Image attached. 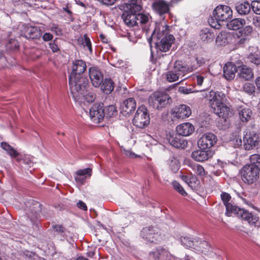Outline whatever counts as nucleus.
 Wrapping results in <instances>:
<instances>
[{"instance_id":"nucleus-1","label":"nucleus","mask_w":260,"mask_h":260,"mask_svg":"<svg viewBox=\"0 0 260 260\" xmlns=\"http://www.w3.org/2000/svg\"><path fill=\"white\" fill-rule=\"evenodd\" d=\"M169 26L157 25L155 26L151 35V39L155 40L157 53L158 51L166 52L169 51L175 42V37L169 34Z\"/></svg>"},{"instance_id":"nucleus-2","label":"nucleus","mask_w":260,"mask_h":260,"mask_svg":"<svg viewBox=\"0 0 260 260\" xmlns=\"http://www.w3.org/2000/svg\"><path fill=\"white\" fill-rule=\"evenodd\" d=\"M246 21L244 19L235 18L227 23V27L231 30H239L233 34V37L237 44L242 45L249 40V37L251 35L253 28L250 25H247L241 29L245 24Z\"/></svg>"},{"instance_id":"nucleus-3","label":"nucleus","mask_w":260,"mask_h":260,"mask_svg":"<svg viewBox=\"0 0 260 260\" xmlns=\"http://www.w3.org/2000/svg\"><path fill=\"white\" fill-rule=\"evenodd\" d=\"M232 16L233 11L229 6L219 5L213 10L212 16L208 19V23L212 27L219 29L221 27L220 22L229 21Z\"/></svg>"},{"instance_id":"nucleus-4","label":"nucleus","mask_w":260,"mask_h":260,"mask_svg":"<svg viewBox=\"0 0 260 260\" xmlns=\"http://www.w3.org/2000/svg\"><path fill=\"white\" fill-rule=\"evenodd\" d=\"M69 85L71 93L75 97L80 95L83 96L87 92L89 81L87 77L84 75L79 76H69Z\"/></svg>"},{"instance_id":"nucleus-5","label":"nucleus","mask_w":260,"mask_h":260,"mask_svg":"<svg viewBox=\"0 0 260 260\" xmlns=\"http://www.w3.org/2000/svg\"><path fill=\"white\" fill-rule=\"evenodd\" d=\"M206 98L209 101L210 107L216 115L222 118L228 117L230 112V108L223 103L219 94L211 91L206 93Z\"/></svg>"},{"instance_id":"nucleus-6","label":"nucleus","mask_w":260,"mask_h":260,"mask_svg":"<svg viewBox=\"0 0 260 260\" xmlns=\"http://www.w3.org/2000/svg\"><path fill=\"white\" fill-rule=\"evenodd\" d=\"M127 8L128 10L124 11L122 15L124 23L130 27L138 25L137 13L140 12L142 8L138 0H131L129 3L127 4Z\"/></svg>"},{"instance_id":"nucleus-7","label":"nucleus","mask_w":260,"mask_h":260,"mask_svg":"<svg viewBox=\"0 0 260 260\" xmlns=\"http://www.w3.org/2000/svg\"><path fill=\"white\" fill-rule=\"evenodd\" d=\"M171 102V98L165 91H155L149 96L148 99L150 106L157 110H161L170 105Z\"/></svg>"},{"instance_id":"nucleus-8","label":"nucleus","mask_w":260,"mask_h":260,"mask_svg":"<svg viewBox=\"0 0 260 260\" xmlns=\"http://www.w3.org/2000/svg\"><path fill=\"white\" fill-rule=\"evenodd\" d=\"M244 133L243 146L245 150H252L260 145V134L252 126L248 127Z\"/></svg>"},{"instance_id":"nucleus-9","label":"nucleus","mask_w":260,"mask_h":260,"mask_svg":"<svg viewBox=\"0 0 260 260\" xmlns=\"http://www.w3.org/2000/svg\"><path fill=\"white\" fill-rule=\"evenodd\" d=\"M240 175L242 181L245 183L252 184L259 179L260 171L249 164H246L241 169Z\"/></svg>"},{"instance_id":"nucleus-10","label":"nucleus","mask_w":260,"mask_h":260,"mask_svg":"<svg viewBox=\"0 0 260 260\" xmlns=\"http://www.w3.org/2000/svg\"><path fill=\"white\" fill-rule=\"evenodd\" d=\"M133 123L137 127L143 128L150 123V116L148 111L144 105L138 108L135 116L133 119Z\"/></svg>"},{"instance_id":"nucleus-11","label":"nucleus","mask_w":260,"mask_h":260,"mask_svg":"<svg viewBox=\"0 0 260 260\" xmlns=\"http://www.w3.org/2000/svg\"><path fill=\"white\" fill-rule=\"evenodd\" d=\"M19 30L21 36L27 39H39L42 35L40 28L28 24H22L19 26Z\"/></svg>"},{"instance_id":"nucleus-12","label":"nucleus","mask_w":260,"mask_h":260,"mask_svg":"<svg viewBox=\"0 0 260 260\" xmlns=\"http://www.w3.org/2000/svg\"><path fill=\"white\" fill-rule=\"evenodd\" d=\"M141 236L150 242L156 243L160 238V234L158 228L149 226L143 228Z\"/></svg>"},{"instance_id":"nucleus-13","label":"nucleus","mask_w":260,"mask_h":260,"mask_svg":"<svg viewBox=\"0 0 260 260\" xmlns=\"http://www.w3.org/2000/svg\"><path fill=\"white\" fill-rule=\"evenodd\" d=\"M91 120L95 124L101 122L105 117V109L103 104H95L92 105L89 111Z\"/></svg>"},{"instance_id":"nucleus-14","label":"nucleus","mask_w":260,"mask_h":260,"mask_svg":"<svg viewBox=\"0 0 260 260\" xmlns=\"http://www.w3.org/2000/svg\"><path fill=\"white\" fill-rule=\"evenodd\" d=\"M216 136L211 133H207L203 135L198 141V145L200 149H207L213 146L217 142Z\"/></svg>"},{"instance_id":"nucleus-15","label":"nucleus","mask_w":260,"mask_h":260,"mask_svg":"<svg viewBox=\"0 0 260 260\" xmlns=\"http://www.w3.org/2000/svg\"><path fill=\"white\" fill-rule=\"evenodd\" d=\"M88 73L92 85L99 87L104 79L102 72L96 67H91L88 69Z\"/></svg>"},{"instance_id":"nucleus-16","label":"nucleus","mask_w":260,"mask_h":260,"mask_svg":"<svg viewBox=\"0 0 260 260\" xmlns=\"http://www.w3.org/2000/svg\"><path fill=\"white\" fill-rule=\"evenodd\" d=\"M172 114L178 119H183L188 117L191 115V111L188 106L181 104L175 107L172 111Z\"/></svg>"},{"instance_id":"nucleus-17","label":"nucleus","mask_w":260,"mask_h":260,"mask_svg":"<svg viewBox=\"0 0 260 260\" xmlns=\"http://www.w3.org/2000/svg\"><path fill=\"white\" fill-rule=\"evenodd\" d=\"M239 217H241L251 225L258 226L259 217L256 214L250 212L247 210L243 209L241 212H240Z\"/></svg>"},{"instance_id":"nucleus-18","label":"nucleus","mask_w":260,"mask_h":260,"mask_svg":"<svg viewBox=\"0 0 260 260\" xmlns=\"http://www.w3.org/2000/svg\"><path fill=\"white\" fill-rule=\"evenodd\" d=\"M86 68V64L84 61L80 59L75 60L72 62V71L69 76L83 75Z\"/></svg>"},{"instance_id":"nucleus-19","label":"nucleus","mask_w":260,"mask_h":260,"mask_svg":"<svg viewBox=\"0 0 260 260\" xmlns=\"http://www.w3.org/2000/svg\"><path fill=\"white\" fill-rule=\"evenodd\" d=\"M136 108V102L134 98H130L124 100L121 106L122 113L127 116L133 112Z\"/></svg>"},{"instance_id":"nucleus-20","label":"nucleus","mask_w":260,"mask_h":260,"mask_svg":"<svg viewBox=\"0 0 260 260\" xmlns=\"http://www.w3.org/2000/svg\"><path fill=\"white\" fill-rule=\"evenodd\" d=\"M212 155L213 153L211 150L201 149L193 151L191 153V157L197 161H204L211 158Z\"/></svg>"},{"instance_id":"nucleus-21","label":"nucleus","mask_w":260,"mask_h":260,"mask_svg":"<svg viewBox=\"0 0 260 260\" xmlns=\"http://www.w3.org/2000/svg\"><path fill=\"white\" fill-rule=\"evenodd\" d=\"M176 132L179 136H189L194 131V126L189 122L181 123L176 127Z\"/></svg>"},{"instance_id":"nucleus-22","label":"nucleus","mask_w":260,"mask_h":260,"mask_svg":"<svg viewBox=\"0 0 260 260\" xmlns=\"http://www.w3.org/2000/svg\"><path fill=\"white\" fill-rule=\"evenodd\" d=\"M75 175V180L76 182L80 184H84L87 178L91 176L92 169L89 168L80 169L76 171Z\"/></svg>"},{"instance_id":"nucleus-23","label":"nucleus","mask_w":260,"mask_h":260,"mask_svg":"<svg viewBox=\"0 0 260 260\" xmlns=\"http://www.w3.org/2000/svg\"><path fill=\"white\" fill-rule=\"evenodd\" d=\"M179 135H170L168 138L170 144L177 148L184 149L187 146V142L180 137Z\"/></svg>"},{"instance_id":"nucleus-24","label":"nucleus","mask_w":260,"mask_h":260,"mask_svg":"<svg viewBox=\"0 0 260 260\" xmlns=\"http://www.w3.org/2000/svg\"><path fill=\"white\" fill-rule=\"evenodd\" d=\"M237 71L235 64L231 62H228L223 67V76L228 80H233L235 78Z\"/></svg>"},{"instance_id":"nucleus-25","label":"nucleus","mask_w":260,"mask_h":260,"mask_svg":"<svg viewBox=\"0 0 260 260\" xmlns=\"http://www.w3.org/2000/svg\"><path fill=\"white\" fill-rule=\"evenodd\" d=\"M41 204L38 202H34V203L29 206L30 212L27 214L31 221H35L39 216L41 211Z\"/></svg>"},{"instance_id":"nucleus-26","label":"nucleus","mask_w":260,"mask_h":260,"mask_svg":"<svg viewBox=\"0 0 260 260\" xmlns=\"http://www.w3.org/2000/svg\"><path fill=\"white\" fill-rule=\"evenodd\" d=\"M235 9L239 15H245L250 12L251 6L248 2H239L236 4Z\"/></svg>"},{"instance_id":"nucleus-27","label":"nucleus","mask_w":260,"mask_h":260,"mask_svg":"<svg viewBox=\"0 0 260 260\" xmlns=\"http://www.w3.org/2000/svg\"><path fill=\"white\" fill-rule=\"evenodd\" d=\"M239 76L244 80H250L253 78V73L252 69L246 66L240 67Z\"/></svg>"},{"instance_id":"nucleus-28","label":"nucleus","mask_w":260,"mask_h":260,"mask_svg":"<svg viewBox=\"0 0 260 260\" xmlns=\"http://www.w3.org/2000/svg\"><path fill=\"white\" fill-rule=\"evenodd\" d=\"M100 86L103 92L108 94L111 93L114 90L115 84L111 79L105 78L103 79Z\"/></svg>"},{"instance_id":"nucleus-29","label":"nucleus","mask_w":260,"mask_h":260,"mask_svg":"<svg viewBox=\"0 0 260 260\" xmlns=\"http://www.w3.org/2000/svg\"><path fill=\"white\" fill-rule=\"evenodd\" d=\"M225 207L226 209L225 214L227 216L235 215L237 217H239L240 212H241L242 209H243L239 208L234 203H232V202H231V203H229L227 205H225Z\"/></svg>"},{"instance_id":"nucleus-30","label":"nucleus","mask_w":260,"mask_h":260,"mask_svg":"<svg viewBox=\"0 0 260 260\" xmlns=\"http://www.w3.org/2000/svg\"><path fill=\"white\" fill-rule=\"evenodd\" d=\"M181 179L192 189H196L198 187L199 181L195 176L191 175H182Z\"/></svg>"},{"instance_id":"nucleus-31","label":"nucleus","mask_w":260,"mask_h":260,"mask_svg":"<svg viewBox=\"0 0 260 260\" xmlns=\"http://www.w3.org/2000/svg\"><path fill=\"white\" fill-rule=\"evenodd\" d=\"M153 6L155 10L160 15L167 13L169 11V5L163 1L155 3Z\"/></svg>"},{"instance_id":"nucleus-32","label":"nucleus","mask_w":260,"mask_h":260,"mask_svg":"<svg viewBox=\"0 0 260 260\" xmlns=\"http://www.w3.org/2000/svg\"><path fill=\"white\" fill-rule=\"evenodd\" d=\"M200 36L201 40L206 42H210L213 41L214 38V35L211 32L208 28H205L200 31Z\"/></svg>"},{"instance_id":"nucleus-33","label":"nucleus","mask_w":260,"mask_h":260,"mask_svg":"<svg viewBox=\"0 0 260 260\" xmlns=\"http://www.w3.org/2000/svg\"><path fill=\"white\" fill-rule=\"evenodd\" d=\"M173 69L175 70L177 74H179L180 77H182L187 73L188 68L186 66H183L181 61H176L174 63Z\"/></svg>"},{"instance_id":"nucleus-34","label":"nucleus","mask_w":260,"mask_h":260,"mask_svg":"<svg viewBox=\"0 0 260 260\" xmlns=\"http://www.w3.org/2000/svg\"><path fill=\"white\" fill-rule=\"evenodd\" d=\"M252 115V111L249 108H245L241 109L239 113L240 120L243 122L249 121Z\"/></svg>"},{"instance_id":"nucleus-35","label":"nucleus","mask_w":260,"mask_h":260,"mask_svg":"<svg viewBox=\"0 0 260 260\" xmlns=\"http://www.w3.org/2000/svg\"><path fill=\"white\" fill-rule=\"evenodd\" d=\"M249 160L250 162L249 164L253 167L256 168V169L260 171V154H252L250 155Z\"/></svg>"},{"instance_id":"nucleus-36","label":"nucleus","mask_w":260,"mask_h":260,"mask_svg":"<svg viewBox=\"0 0 260 260\" xmlns=\"http://www.w3.org/2000/svg\"><path fill=\"white\" fill-rule=\"evenodd\" d=\"M1 147L3 149L6 151L8 154L12 157H16L19 155L18 152L15 149L6 142H2L1 143Z\"/></svg>"},{"instance_id":"nucleus-37","label":"nucleus","mask_w":260,"mask_h":260,"mask_svg":"<svg viewBox=\"0 0 260 260\" xmlns=\"http://www.w3.org/2000/svg\"><path fill=\"white\" fill-rule=\"evenodd\" d=\"M166 79L169 82H173L177 81L179 77V74H177V72L173 69L171 71H169L166 73Z\"/></svg>"},{"instance_id":"nucleus-38","label":"nucleus","mask_w":260,"mask_h":260,"mask_svg":"<svg viewBox=\"0 0 260 260\" xmlns=\"http://www.w3.org/2000/svg\"><path fill=\"white\" fill-rule=\"evenodd\" d=\"M117 114L116 108L114 105H109L105 109V116L107 117H112Z\"/></svg>"},{"instance_id":"nucleus-39","label":"nucleus","mask_w":260,"mask_h":260,"mask_svg":"<svg viewBox=\"0 0 260 260\" xmlns=\"http://www.w3.org/2000/svg\"><path fill=\"white\" fill-rule=\"evenodd\" d=\"M181 244L185 247L193 248L194 247V241L192 240L190 238L188 237H181L180 238Z\"/></svg>"},{"instance_id":"nucleus-40","label":"nucleus","mask_w":260,"mask_h":260,"mask_svg":"<svg viewBox=\"0 0 260 260\" xmlns=\"http://www.w3.org/2000/svg\"><path fill=\"white\" fill-rule=\"evenodd\" d=\"M193 171L201 177L205 176L206 174L204 167L199 164H192L191 166Z\"/></svg>"},{"instance_id":"nucleus-41","label":"nucleus","mask_w":260,"mask_h":260,"mask_svg":"<svg viewBox=\"0 0 260 260\" xmlns=\"http://www.w3.org/2000/svg\"><path fill=\"white\" fill-rule=\"evenodd\" d=\"M229 35L225 31L220 32L216 37V41L220 45L225 44L228 42V36Z\"/></svg>"},{"instance_id":"nucleus-42","label":"nucleus","mask_w":260,"mask_h":260,"mask_svg":"<svg viewBox=\"0 0 260 260\" xmlns=\"http://www.w3.org/2000/svg\"><path fill=\"white\" fill-rule=\"evenodd\" d=\"M169 165L174 172H177L179 169V162L174 156L170 158Z\"/></svg>"},{"instance_id":"nucleus-43","label":"nucleus","mask_w":260,"mask_h":260,"mask_svg":"<svg viewBox=\"0 0 260 260\" xmlns=\"http://www.w3.org/2000/svg\"><path fill=\"white\" fill-rule=\"evenodd\" d=\"M52 228L53 231L59 234L61 236L64 237L65 235L66 229L62 224H53Z\"/></svg>"},{"instance_id":"nucleus-44","label":"nucleus","mask_w":260,"mask_h":260,"mask_svg":"<svg viewBox=\"0 0 260 260\" xmlns=\"http://www.w3.org/2000/svg\"><path fill=\"white\" fill-rule=\"evenodd\" d=\"M248 60L257 66L260 64V54L257 53H250L248 56Z\"/></svg>"},{"instance_id":"nucleus-45","label":"nucleus","mask_w":260,"mask_h":260,"mask_svg":"<svg viewBox=\"0 0 260 260\" xmlns=\"http://www.w3.org/2000/svg\"><path fill=\"white\" fill-rule=\"evenodd\" d=\"M243 89L244 92L251 95L255 92V88L253 84L247 82L243 85Z\"/></svg>"},{"instance_id":"nucleus-46","label":"nucleus","mask_w":260,"mask_h":260,"mask_svg":"<svg viewBox=\"0 0 260 260\" xmlns=\"http://www.w3.org/2000/svg\"><path fill=\"white\" fill-rule=\"evenodd\" d=\"M220 198L225 206L232 202L231 196L228 192H221Z\"/></svg>"},{"instance_id":"nucleus-47","label":"nucleus","mask_w":260,"mask_h":260,"mask_svg":"<svg viewBox=\"0 0 260 260\" xmlns=\"http://www.w3.org/2000/svg\"><path fill=\"white\" fill-rule=\"evenodd\" d=\"M173 186L175 190L178 191L182 196H185L187 195V193L186 192L183 187L177 181H174L173 183Z\"/></svg>"},{"instance_id":"nucleus-48","label":"nucleus","mask_w":260,"mask_h":260,"mask_svg":"<svg viewBox=\"0 0 260 260\" xmlns=\"http://www.w3.org/2000/svg\"><path fill=\"white\" fill-rule=\"evenodd\" d=\"M84 47H86L90 53L92 52L91 43L89 38L87 36V34L84 35V41L82 42Z\"/></svg>"},{"instance_id":"nucleus-49","label":"nucleus","mask_w":260,"mask_h":260,"mask_svg":"<svg viewBox=\"0 0 260 260\" xmlns=\"http://www.w3.org/2000/svg\"><path fill=\"white\" fill-rule=\"evenodd\" d=\"M179 91L180 92L187 94L191 93L196 92H198V91L195 90L193 88L191 87H187L185 86H181L179 88Z\"/></svg>"},{"instance_id":"nucleus-50","label":"nucleus","mask_w":260,"mask_h":260,"mask_svg":"<svg viewBox=\"0 0 260 260\" xmlns=\"http://www.w3.org/2000/svg\"><path fill=\"white\" fill-rule=\"evenodd\" d=\"M137 17V21L138 22V23L144 24L148 21V16L145 14L138 13Z\"/></svg>"},{"instance_id":"nucleus-51","label":"nucleus","mask_w":260,"mask_h":260,"mask_svg":"<svg viewBox=\"0 0 260 260\" xmlns=\"http://www.w3.org/2000/svg\"><path fill=\"white\" fill-rule=\"evenodd\" d=\"M250 6L254 13L260 15V3L259 2L253 1Z\"/></svg>"},{"instance_id":"nucleus-52","label":"nucleus","mask_w":260,"mask_h":260,"mask_svg":"<svg viewBox=\"0 0 260 260\" xmlns=\"http://www.w3.org/2000/svg\"><path fill=\"white\" fill-rule=\"evenodd\" d=\"M49 47L51 49L53 52H57L59 50V47L58 46L57 39L54 40L53 41L49 43Z\"/></svg>"},{"instance_id":"nucleus-53","label":"nucleus","mask_w":260,"mask_h":260,"mask_svg":"<svg viewBox=\"0 0 260 260\" xmlns=\"http://www.w3.org/2000/svg\"><path fill=\"white\" fill-rule=\"evenodd\" d=\"M50 30L57 36L61 35L62 34V29L59 28L56 24H53V26L51 27Z\"/></svg>"},{"instance_id":"nucleus-54","label":"nucleus","mask_w":260,"mask_h":260,"mask_svg":"<svg viewBox=\"0 0 260 260\" xmlns=\"http://www.w3.org/2000/svg\"><path fill=\"white\" fill-rule=\"evenodd\" d=\"M195 60L197 62V66H194L196 69L198 67L202 66L205 63V60L202 57H197L196 58Z\"/></svg>"},{"instance_id":"nucleus-55","label":"nucleus","mask_w":260,"mask_h":260,"mask_svg":"<svg viewBox=\"0 0 260 260\" xmlns=\"http://www.w3.org/2000/svg\"><path fill=\"white\" fill-rule=\"evenodd\" d=\"M23 254L26 258H28V260H32L35 255V253L29 251H25L23 252Z\"/></svg>"},{"instance_id":"nucleus-56","label":"nucleus","mask_w":260,"mask_h":260,"mask_svg":"<svg viewBox=\"0 0 260 260\" xmlns=\"http://www.w3.org/2000/svg\"><path fill=\"white\" fill-rule=\"evenodd\" d=\"M53 37V35L49 32H45L42 36L43 40L44 41H51Z\"/></svg>"},{"instance_id":"nucleus-57","label":"nucleus","mask_w":260,"mask_h":260,"mask_svg":"<svg viewBox=\"0 0 260 260\" xmlns=\"http://www.w3.org/2000/svg\"><path fill=\"white\" fill-rule=\"evenodd\" d=\"M77 206L80 209H82L84 211L87 210V207L86 204L82 201H79V202L77 204Z\"/></svg>"},{"instance_id":"nucleus-58","label":"nucleus","mask_w":260,"mask_h":260,"mask_svg":"<svg viewBox=\"0 0 260 260\" xmlns=\"http://www.w3.org/2000/svg\"><path fill=\"white\" fill-rule=\"evenodd\" d=\"M196 79L197 85L199 86H201L204 80V77L201 75H197Z\"/></svg>"},{"instance_id":"nucleus-59","label":"nucleus","mask_w":260,"mask_h":260,"mask_svg":"<svg viewBox=\"0 0 260 260\" xmlns=\"http://www.w3.org/2000/svg\"><path fill=\"white\" fill-rule=\"evenodd\" d=\"M101 3L105 5H112L116 0H99Z\"/></svg>"},{"instance_id":"nucleus-60","label":"nucleus","mask_w":260,"mask_h":260,"mask_svg":"<svg viewBox=\"0 0 260 260\" xmlns=\"http://www.w3.org/2000/svg\"><path fill=\"white\" fill-rule=\"evenodd\" d=\"M100 38L101 39V41L104 43H108L109 40L103 34H101L100 35Z\"/></svg>"},{"instance_id":"nucleus-61","label":"nucleus","mask_w":260,"mask_h":260,"mask_svg":"<svg viewBox=\"0 0 260 260\" xmlns=\"http://www.w3.org/2000/svg\"><path fill=\"white\" fill-rule=\"evenodd\" d=\"M85 99L88 102H92L94 100V97L92 94H88L86 95Z\"/></svg>"},{"instance_id":"nucleus-62","label":"nucleus","mask_w":260,"mask_h":260,"mask_svg":"<svg viewBox=\"0 0 260 260\" xmlns=\"http://www.w3.org/2000/svg\"><path fill=\"white\" fill-rule=\"evenodd\" d=\"M255 82L257 89L260 91V76L256 78Z\"/></svg>"},{"instance_id":"nucleus-63","label":"nucleus","mask_w":260,"mask_h":260,"mask_svg":"<svg viewBox=\"0 0 260 260\" xmlns=\"http://www.w3.org/2000/svg\"><path fill=\"white\" fill-rule=\"evenodd\" d=\"M205 246H208V243L205 241H200V248L203 247Z\"/></svg>"},{"instance_id":"nucleus-64","label":"nucleus","mask_w":260,"mask_h":260,"mask_svg":"<svg viewBox=\"0 0 260 260\" xmlns=\"http://www.w3.org/2000/svg\"><path fill=\"white\" fill-rule=\"evenodd\" d=\"M26 3L29 4V5H36L35 2L37 0H24Z\"/></svg>"}]
</instances>
